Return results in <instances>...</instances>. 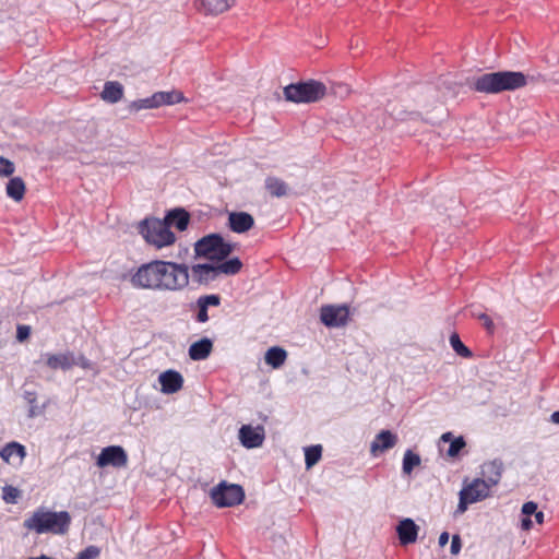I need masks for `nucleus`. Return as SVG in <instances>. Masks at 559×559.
I'll return each instance as SVG.
<instances>
[{"instance_id":"obj_3","label":"nucleus","mask_w":559,"mask_h":559,"mask_svg":"<svg viewBox=\"0 0 559 559\" xmlns=\"http://www.w3.org/2000/svg\"><path fill=\"white\" fill-rule=\"evenodd\" d=\"M71 516L67 511L53 512L43 507L36 509L23 525L27 531L36 534L63 535L68 532Z\"/></svg>"},{"instance_id":"obj_18","label":"nucleus","mask_w":559,"mask_h":559,"mask_svg":"<svg viewBox=\"0 0 559 559\" xmlns=\"http://www.w3.org/2000/svg\"><path fill=\"white\" fill-rule=\"evenodd\" d=\"M419 526L412 519L402 520L396 526L400 543L408 545L416 542Z\"/></svg>"},{"instance_id":"obj_33","label":"nucleus","mask_w":559,"mask_h":559,"mask_svg":"<svg viewBox=\"0 0 559 559\" xmlns=\"http://www.w3.org/2000/svg\"><path fill=\"white\" fill-rule=\"evenodd\" d=\"M20 496H21V491L13 486L7 485L2 489V499L7 503H16Z\"/></svg>"},{"instance_id":"obj_1","label":"nucleus","mask_w":559,"mask_h":559,"mask_svg":"<svg viewBox=\"0 0 559 559\" xmlns=\"http://www.w3.org/2000/svg\"><path fill=\"white\" fill-rule=\"evenodd\" d=\"M189 267L182 263L154 260L142 264L131 276L136 288L178 292L189 285Z\"/></svg>"},{"instance_id":"obj_29","label":"nucleus","mask_w":559,"mask_h":559,"mask_svg":"<svg viewBox=\"0 0 559 559\" xmlns=\"http://www.w3.org/2000/svg\"><path fill=\"white\" fill-rule=\"evenodd\" d=\"M421 464L420 456L412 450H406L402 461V473L411 475L415 467Z\"/></svg>"},{"instance_id":"obj_21","label":"nucleus","mask_w":559,"mask_h":559,"mask_svg":"<svg viewBox=\"0 0 559 559\" xmlns=\"http://www.w3.org/2000/svg\"><path fill=\"white\" fill-rule=\"evenodd\" d=\"M46 364L51 369H70L75 365L72 353L51 354L47 356Z\"/></svg>"},{"instance_id":"obj_16","label":"nucleus","mask_w":559,"mask_h":559,"mask_svg":"<svg viewBox=\"0 0 559 559\" xmlns=\"http://www.w3.org/2000/svg\"><path fill=\"white\" fill-rule=\"evenodd\" d=\"M221 296L216 294L203 295L197 299L195 308V321L199 323H205L209 321V308L218 307L221 305Z\"/></svg>"},{"instance_id":"obj_22","label":"nucleus","mask_w":559,"mask_h":559,"mask_svg":"<svg viewBox=\"0 0 559 559\" xmlns=\"http://www.w3.org/2000/svg\"><path fill=\"white\" fill-rule=\"evenodd\" d=\"M286 359L287 352L280 346L269 348L264 356L265 364L274 369L281 368L285 364Z\"/></svg>"},{"instance_id":"obj_42","label":"nucleus","mask_w":559,"mask_h":559,"mask_svg":"<svg viewBox=\"0 0 559 559\" xmlns=\"http://www.w3.org/2000/svg\"><path fill=\"white\" fill-rule=\"evenodd\" d=\"M245 438H246V435H245V425H242L239 430H238V439L240 441V443L242 445H245Z\"/></svg>"},{"instance_id":"obj_26","label":"nucleus","mask_w":559,"mask_h":559,"mask_svg":"<svg viewBox=\"0 0 559 559\" xmlns=\"http://www.w3.org/2000/svg\"><path fill=\"white\" fill-rule=\"evenodd\" d=\"M123 96V86L116 81H109L105 83L102 92V98L108 103H117Z\"/></svg>"},{"instance_id":"obj_9","label":"nucleus","mask_w":559,"mask_h":559,"mask_svg":"<svg viewBox=\"0 0 559 559\" xmlns=\"http://www.w3.org/2000/svg\"><path fill=\"white\" fill-rule=\"evenodd\" d=\"M210 496L216 507L226 508L240 503L243 499V491L239 485L222 481L211 489Z\"/></svg>"},{"instance_id":"obj_36","label":"nucleus","mask_w":559,"mask_h":559,"mask_svg":"<svg viewBox=\"0 0 559 559\" xmlns=\"http://www.w3.org/2000/svg\"><path fill=\"white\" fill-rule=\"evenodd\" d=\"M29 334H31V326L29 325H24V324H19L17 328H16V340L19 342H25L28 337H29Z\"/></svg>"},{"instance_id":"obj_4","label":"nucleus","mask_w":559,"mask_h":559,"mask_svg":"<svg viewBox=\"0 0 559 559\" xmlns=\"http://www.w3.org/2000/svg\"><path fill=\"white\" fill-rule=\"evenodd\" d=\"M139 234L144 240L157 249L169 247L176 242V235L170 230L164 219L150 217L141 221L138 225Z\"/></svg>"},{"instance_id":"obj_34","label":"nucleus","mask_w":559,"mask_h":559,"mask_svg":"<svg viewBox=\"0 0 559 559\" xmlns=\"http://www.w3.org/2000/svg\"><path fill=\"white\" fill-rule=\"evenodd\" d=\"M99 554L100 549L97 546H88L80 551L74 559H97Z\"/></svg>"},{"instance_id":"obj_31","label":"nucleus","mask_w":559,"mask_h":559,"mask_svg":"<svg viewBox=\"0 0 559 559\" xmlns=\"http://www.w3.org/2000/svg\"><path fill=\"white\" fill-rule=\"evenodd\" d=\"M229 228L235 233H245V212L230 213Z\"/></svg>"},{"instance_id":"obj_2","label":"nucleus","mask_w":559,"mask_h":559,"mask_svg":"<svg viewBox=\"0 0 559 559\" xmlns=\"http://www.w3.org/2000/svg\"><path fill=\"white\" fill-rule=\"evenodd\" d=\"M526 84V76L522 72L498 71L474 78L471 87L479 93L499 94L506 91H515Z\"/></svg>"},{"instance_id":"obj_27","label":"nucleus","mask_w":559,"mask_h":559,"mask_svg":"<svg viewBox=\"0 0 559 559\" xmlns=\"http://www.w3.org/2000/svg\"><path fill=\"white\" fill-rule=\"evenodd\" d=\"M440 442L450 443V447L447 451L448 456L455 457L460 454L463 448L466 445V442L462 436L454 438L452 432H444L440 437Z\"/></svg>"},{"instance_id":"obj_32","label":"nucleus","mask_w":559,"mask_h":559,"mask_svg":"<svg viewBox=\"0 0 559 559\" xmlns=\"http://www.w3.org/2000/svg\"><path fill=\"white\" fill-rule=\"evenodd\" d=\"M450 344H451L453 350L457 355H460L462 357L472 356L471 350L462 343V341L460 340V336L456 333L451 334Z\"/></svg>"},{"instance_id":"obj_28","label":"nucleus","mask_w":559,"mask_h":559,"mask_svg":"<svg viewBox=\"0 0 559 559\" xmlns=\"http://www.w3.org/2000/svg\"><path fill=\"white\" fill-rule=\"evenodd\" d=\"M265 188L269 193L276 198H282L288 194V186L281 179L275 177H269L265 180Z\"/></svg>"},{"instance_id":"obj_24","label":"nucleus","mask_w":559,"mask_h":559,"mask_svg":"<svg viewBox=\"0 0 559 559\" xmlns=\"http://www.w3.org/2000/svg\"><path fill=\"white\" fill-rule=\"evenodd\" d=\"M25 191V182L21 177L11 178L5 187L7 195L14 200L15 202H20L21 200H23Z\"/></svg>"},{"instance_id":"obj_43","label":"nucleus","mask_w":559,"mask_h":559,"mask_svg":"<svg viewBox=\"0 0 559 559\" xmlns=\"http://www.w3.org/2000/svg\"><path fill=\"white\" fill-rule=\"evenodd\" d=\"M25 399L29 404H34L36 401V394L34 392H26Z\"/></svg>"},{"instance_id":"obj_19","label":"nucleus","mask_w":559,"mask_h":559,"mask_svg":"<svg viewBox=\"0 0 559 559\" xmlns=\"http://www.w3.org/2000/svg\"><path fill=\"white\" fill-rule=\"evenodd\" d=\"M212 350L213 342L207 337H203L190 345L189 357L192 360H204L211 355Z\"/></svg>"},{"instance_id":"obj_44","label":"nucleus","mask_w":559,"mask_h":559,"mask_svg":"<svg viewBox=\"0 0 559 559\" xmlns=\"http://www.w3.org/2000/svg\"><path fill=\"white\" fill-rule=\"evenodd\" d=\"M535 521L538 523V524H542L544 522V513L542 511H537L535 514Z\"/></svg>"},{"instance_id":"obj_11","label":"nucleus","mask_w":559,"mask_h":559,"mask_svg":"<svg viewBox=\"0 0 559 559\" xmlns=\"http://www.w3.org/2000/svg\"><path fill=\"white\" fill-rule=\"evenodd\" d=\"M320 319L328 328H341L348 322L349 309L346 305H325L320 309Z\"/></svg>"},{"instance_id":"obj_6","label":"nucleus","mask_w":559,"mask_h":559,"mask_svg":"<svg viewBox=\"0 0 559 559\" xmlns=\"http://www.w3.org/2000/svg\"><path fill=\"white\" fill-rule=\"evenodd\" d=\"M242 267V262L238 258L229 259L221 263L194 264L191 267L192 278L199 284H209L216 281L222 274L234 275Z\"/></svg>"},{"instance_id":"obj_39","label":"nucleus","mask_w":559,"mask_h":559,"mask_svg":"<svg viewBox=\"0 0 559 559\" xmlns=\"http://www.w3.org/2000/svg\"><path fill=\"white\" fill-rule=\"evenodd\" d=\"M475 317H477L483 325L491 332L493 330V322L492 320L486 314V313H474Z\"/></svg>"},{"instance_id":"obj_37","label":"nucleus","mask_w":559,"mask_h":559,"mask_svg":"<svg viewBox=\"0 0 559 559\" xmlns=\"http://www.w3.org/2000/svg\"><path fill=\"white\" fill-rule=\"evenodd\" d=\"M461 549H462L461 537H460V535L455 534L452 536V539H451L450 551L452 555L456 556L460 554Z\"/></svg>"},{"instance_id":"obj_10","label":"nucleus","mask_w":559,"mask_h":559,"mask_svg":"<svg viewBox=\"0 0 559 559\" xmlns=\"http://www.w3.org/2000/svg\"><path fill=\"white\" fill-rule=\"evenodd\" d=\"M183 99L181 92H156L152 96L134 100L130 104L132 111H140L142 109L158 108L164 105L178 104Z\"/></svg>"},{"instance_id":"obj_17","label":"nucleus","mask_w":559,"mask_h":559,"mask_svg":"<svg viewBox=\"0 0 559 559\" xmlns=\"http://www.w3.org/2000/svg\"><path fill=\"white\" fill-rule=\"evenodd\" d=\"M159 383L162 385V392L166 394H173L182 389L183 378L181 373L175 370H167L159 374Z\"/></svg>"},{"instance_id":"obj_8","label":"nucleus","mask_w":559,"mask_h":559,"mask_svg":"<svg viewBox=\"0 0 559 559\" xmlns=\"http://www.w3.org/2000/svg\"><path fill=\"white\" fill-rule=\"evenodd\" d=\"M456 514H463L469 504L481 501L490 496V488L480 478H475L461 489Z\"/></svg>"},{"instance_id":"obj_14","label":"nucleus","mask_w":559,"mask_h":559,"mask_svg":"<svg viewBox=\"0 0 559 559\" xmlns=\"http://www.w3.org/2000/svg\"><path fill=\"white\" fill-rule=\"evenodd\" d=\"M503 472V463L499 459L486 462L481 465V478L490 489L497 486L501 479Z\"/></svg>"},{"instance_id":"obj_25","label":"nucleus","mask_w":559,"mask_h":559,"mask_svg":"<svg viewBox=\"0 0 559 559\" xmlns=\"http://www.w3.org/2000/svg\"><path fill=\"white\" fill-rule=\"evenodd\" d=\"M26 455L25 447L22 445L19 442L12 441L7 443L1 450H0V457L5 463H11V459L13 456H17L20 461H22Z\"/></svg>"},{"instance_id":"obj_12","label":"nucleus","mask_w":559,"mask_h":559,"mask_svg":"<svg viewBox=\"0 0 559 559\" xmlns=\"http://www.w3.org/2000/svg\"><path fill=\"white\" fill-rule=\"evenodd\" d=\"M127 464V452L120 445H109L104 448L96 460V465L100 468H104L106 466L121 468L126 467Z\"/></svg>"},{"instance_id":"obj_13","label":"nucleus","mask_w":559,"mask_h":559,"mask_svg":"<svg viewBox=\"0 0 559 559\" xmlns=\"http://www.w3.org/2000/svg\"><path fill=\"white\" fill-rule=\"evenodd\" d=\"M399 441V437L396 433L390 430H381L378 432L370 443V454L373 457H378L380 454L385 451L393 449Z\"/></svg>"},{"instance_id":"obj_23","label":"nucleus","mask_w":559,"mask_h":559,"mask_svg":"<svg viewBox=\"0 0 559 559\" xmlns=\"http://www.w3.org/2000/svg\"><path fill=\"white\" fill-rule=\"evenodd\" d=\"M265 439V430L262 425H247V449L259 448Z\"/></svg>"},{"instance_id":"obj_20","label":"nucleus","mask_w":559,"mask_h":559,"mask_svg":"<svg viewBox=\"0 0 559 559\" xmlns=\"http://www.w3.org/2000/svg\"><path fill=\"white\" fill-rule=\"evenodd\" d=\"M164 221L167 222L169 228L175 226L178 230L183 231L188 228L190 214L183 209H175L166 214Z\"/></svg>"},{"instance_id":"obj_41","label":"nucleus","mask_w":559,"mask_h":559,"mask_svg":"<svg viewBox=\"0 0 559 559\" xmlns=\"http://www.w3.org/2000/svg\"><path fill=\"white\" fill-rule=\"evenodd\" d=\"M532 520L528 516H525L521 521V527L523 530H530L532 527Z\"/></svg>"},{"instance_id":"obj_5","label":"nucleus","mask_w":559,"mask_h":559,"mask_svg":"<svg viewBox=\"0 0 559 559\" xmlns=\"http://www.w3.org/2000/svg\"><path fill=\"white\" fill-rule=\"evenodd\" d=\"M233 251L234 245L226 241L219 234L203 236L194 243L195 257L217 263L227 261L226 258H228Z\"/></svg>"},{"instance_id":"obj_45","label":"nucleus","mask_w":559,"mask_h":559,"mask_svg":"<svg viewBox=\"0 0 559 559\" xmlns=\"http://www.w3.org/2000/svg\"><path fill=\"white\" fill-rule=\"evenodd\" d=\"M550 421L556 425L559 424V411H556L550 415Z\"/></svg>"},{"instance_id":"obj_40","label":"nucleus","mask_w":559,"mask_h":559,"mask_svg":"<svg viewBox=\"0 0 559 559\" xmlns=\"http://www.w3.org/2000/svg\"><path fill=\"white\" fill-rule=\"evenodd\" d=\"M449 538H450V535H449L448 532L441 533L440 536H439V540H438L439 546L440 547H444L448 544Z\"/></svg>"},{"instance_id":"obj_38","label":"nucleus","mask_w":559,"mask_h":559,"mask_svg":"<svg viewBox=\"0 0 559 559\" xmlns=\"http://www.w3.org/2000/svg\"><path fill=\"white\" fill-rule=\"evenodd\" d=\"M537 512V504L533 501L525 502L522 507V513L525 516H531Z\"/></svg>"},{"instance_id":"obj_35","label":"nucleus","mask_w":559,"mask_h":559,"mask_svg":"<svg viewBox=\"0 0 559 559\" xmlns=\"http://www.w3.org/2000/svg\"><path fill=\"white\" fill-rule=\"evenodd\" d=\"M14 170V164L10 159L0 156V177H10Z\"/></svg>"},{"instance_id":"obj_7","label":"nucleus","mask_w":559,"mask_h":559,"mask_svg":"<svg viewBox=\"0 0 559 559\" xmlns=\"http://www.w3.org/2000/svg\"><path fill=\"white\" fill-rule=\"evenodd\" d=\"M283 93L287 102L314 103L325 96L326 86L319 81L308 80L285 86Z\"/></svg>"},{"instance_id":"obj_46","label":"nucleus","mask_w":559,"mask_h":559,"mask_svg":"<svg viewBox=\"0 0 559 559\" xmlns=\"http://www.w3.org/2000/svg\"><path fill=\"white\" fill-rule=\"evenodd\" d=\"M254 219L253 217L247 213V231L253 226Z\"/></svg>"},{"instance_id":"obj_30","label":"nucleus","mask_w":559,"mask_h":559,"mask_svg":"<svg viewBox=\"0 0 559 559\" xmlns=\"http://www.w3.org/2000/svg\"><path fill=\"white\" fill-rule=\"evenodd\" d=\"M322 455V447L320 444L311 445L305 449L306 467L310 468L316 465Z\"/></svg>"},{"instance_id":"obj_15","label":"nucleus","mask_w":559,"mask_h":559,"mask_svg":"<svg viewBox=\"0 0 559 559\" xmlns=\"http://www.w3.org/2000/svg\"><path fill=\"white\" fill-rule=\"evenodd\" d=\"M235 0H194V8L204 15H217L227 11Z\"/></svg>"},{"instance_id":"obj_47","label":"nucleus","mask_w":559,"mask_h":559,"mask_svg":"<svg viewBox=\"0 0 559 559\" xmlns=\"http://www.w3.org/2000/svg\"><path fill=\"white\" fill-rule=\"evenodd\" d=\"M38 414V412H36V407L32 405L31 409H29V416L31 417H34Z\"/></svg>"}]
</instances>
